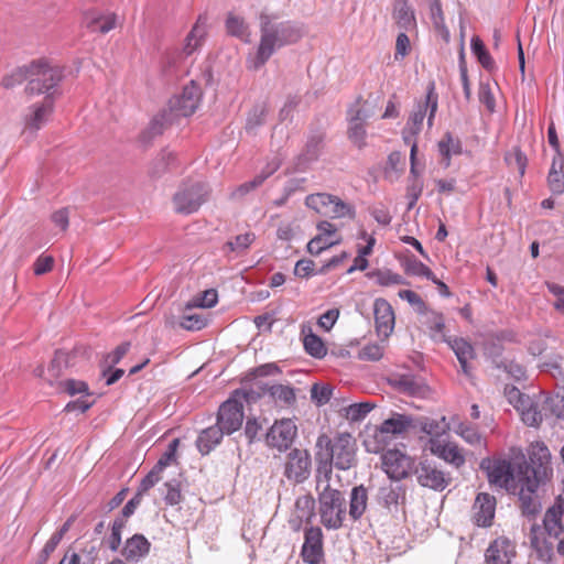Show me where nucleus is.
I'll return each mask as SVG.
<instances>
[{
    "mask_svg": "<svg viewBox=\"0 0 564 564\" xmlns=\"http://www.w3.org/2000/svg\"><path fill=\"white\" fill-rule=\"evenodd\" d=\"M316 476L330 478L333 466L348 470L357 464V442L351 434L337 433L334 437L322 434L316 441Z\"/></svg>",
    "mask_w": 564,
    "mask_h": 564,
    "instance_id": "nucleus-1",
    "label": "nucleus"
},
{
    "mask_svg": "<svg viewBox=\"0 0 564 564\" xmlns=\"http://www.w3.org/2000/svg\"><path fill=\"white\" fill-rule=\"evenodd\" d=\"M259 21L260 42L250 61L253 69L262 67L276 50L297 42L304 34L299 24L291 21L278 22L275 17L263 12Z\"/></svg>",
    "mask_w": 564,
    "mask_h": 564,
    "instance_id": "nucleus-2",
    "label": "nucleus"
},
{
    "mask_svg": "<svg viewBox=\"0 0 564 564\" xmlns=\"http://www.w3.org/2000/svg\"><path fill=\"white\" fill-rule=\"evenodd\" d=\"M329 480L330 478L316 476L318 514L321 523L327 530H338L346 519V499L340 490L330 486Z\"/></svg>",
    "mask_w": 564,
    "mask_h": 564,
    "instance_id": "nucleus-3",
    "label": "nucleus"
},
{
    "mask_svg": "<svg viewBox=\"0 0 564 564\" xmlns=\"http://www.w3.org/2000/svg\"><path fill=\"white\" fill-rule=\"evenodd\" d=\"M417 424L412 416L405 414H393L391 417L384 420L379 427L373 432V440H365V446L368 452L379 453L384 449V446L392 440L394 435H400L408 431L410 427H416Z\"/></svg>",
    "mask_w": 564,
    "mask_h": 564,
    "instance_id": "nucleus-4",
    "label": "nucleus"
},
{
    "mask_svg": "<svg viewBox=\"0 0 564 564\" xmlns=\"http://www.w3.org/2000/svg\"><path fill=\"white\" fill-rule=\"evenodd\" d=\"M241 395L247 402L257 400L260 394L252 390H236L234 397L226 400L218 410L216 425L226 434L238 431L243 422V405L236 397Z\"/></svg>",
    "mask_w": 564,
    "mask_h": 564,
    "instance_id": "nucleus-5",
    "label": "nucleus"
},
{
    "mask_svg": "<svg viewBox=\"0 0 564 564\" xmlns=\"http://www.w3.org/2000/svg\"><path fill=\"white\" fill-rule=\"evenodd\" d=\"M209 195L208 185L198 181L183 182L173 195L174 210L189 215L199 209Z\"/></svg>",
    "mask_w": 564,
    "mask_h": 564,
    "instance_id": "nucleus-6",
    "label": "nucleus"
},
{
    "mask_svg": "<svg viewBox=\"0 0 564 564\" xmlns=\"http://www.w3.org/2000/svg\"><path fill=\"white\" fill-rule=\"evenodd\" d=\"M63 78L62 69L58 66H50L45 62H32L29 65L28 95L47 94L55 88Z\"/></svg>",
    "mask_w": 564,
    "mask_h": 564,
    "instance_id": "nucleus-7",
    "label": "nucleus"
},
{
    "mask_svg": "<svg viewBox=\"0 0 564 564\" xmlns=\"http://www.w3.org/2000/svg\"><path fill=\"white\" fill-rule=\"evenodd\" d=\"M518 476H530L531 480L544 482L552 476L551 453L543 444L536 442L529 451V463L519 466Z\"/></svg>",
    "mask_w": 564,
    "mask_h": 564,
    "instance_id": "nucleus-8",
    "label": "nucleus"
},
{
    "mask_svg": "<svg viewBox=\"0 0 564 564\" xmlns=\"http://www.w3.org/2000/svg\"><path fill=\"white\" fill-rule=\"evenodd\" d=\"M416 481L420 486L434 491H443L452 484V476L445 471L441 464L433 459H421L413 468Z\"/></svg>",
    "mask_w": 564,
    "mask_h": 564,
    "instance_id": "nucleus-9",
    "label": "nucleus"
},
{
    "mask_svg": "<svg viewBox=\"0 0 564 564\" xmlns=\"http://www.w3.org/2000/svg\"><path fill=\"white\" fill-rule=\"evenodd\" d=\"M437 110V95L435 93V86L434 83H431L427 87L425 100L422 102H417L415 109L410 115L406 127L404 128L403 135L404 141L406 143L410 142V138L406 135V133H410L412 137L420 133L423 124V120L426 116V112L429 111L427 117V124L429 127H432L433 119L435 117V112Z\"/></svg>",
    "mask_w": 564,
    "mask_h": 564,
    "instance_id": "nucleus-10",
    "label": "nucleus"
},
{
    "mask_svg": "<svg viewBox=\"0 0 564 564\" xmlns=\"http://www.w3.org/2000/svg\"><path fill=\"white\" fill-rule=\"evenodd\" d=\"M480 469L485 470L490 484L516 492L518 489V475H514L512 464L507 459L482 458Z\"/></svg>",
    "mask_w": 564,
    "mask_h": 564,
    "instance_id": "nucleus-11",
    "label": "nucleus"
},
{
    "mask_svg": "<svg viewBox=\"0 0 564 564\" xmlns=\"http://www.w3.org/2000/svg\"><path fill=\"white\" fill-rule=\"evenodd\" d=\"M312 469V459L308 451L293 448L286 455L283 475L294 484H302L308 479Z\"/></svg>",
    "mask_w": 564,
    "mask_h": 564,
    "instance_id": "nucleus-12",
    "label": "nucleus"
},
{
    "mask_svg": "<svg viewBox=\"0 0 564 564\" xmlns=\"http://www.w3.org/2000/svg\"><path fill=\"white\" fill-rule=\"evenodd\" d=\"M202 90L195 82H191L183 91L170 100L169 113L172 117H188L198 108Z\"/></svg>",
    "mask_w": 564,
    "mask_h": 564,
    "instance_id": "nucleus-13",
    "label": "nucleus"
},
{
    "mask_svg": "<svg viewBox=\"0 0 564 564\" xmlns=\"http://www.w3.org/2000/svg\"><path fill=\"white\" fill-rule=\"evenodd\" d=\"M382 468L392 480L406 478L414 468V460L399 449H389L381 456Z\"/></svg>",
    "mask_w": 564,
    "mask_h": 564,
    "instance_id": "nucleus-14",
    "label": "nucleus"
},
{
    "mask_svg": "<svg viewBox=\"0 0 564 564\" xmlns=\"http://www.w3.org/2000/svg\"><path fill=\"white\" fill-rule=\"evenodd\" d=\"M297 434V427L291 419L275 421L265 434V442L270 447L280 452L286 451L293 444Z\"/></svg>",
    "mask_w": 564,
    "mask_h": 564,
    "instance_id": "nucleus-15",
    "label": "nucleus"
},
{
    "mask_svg": "<svg viewBox=\"0 0 564 564\" xmlns=\"http://www.w3.org/2000/svg\"><path fill=\"white\" fill-rule=\"evenodd\" d=\"M540 482L531 480L530 476H518L519 501L522 513L527 517L535 516L540 510V502L535 496V491Z\"/></svg>",
    "mask_w": 564,
    "mask_h": 564,
    "instance_id": "nucleus-16",
    "label": "nucleus"
},
{
    "mask_svg": "<svg viewBox=\"0 0 564 564\" xmlns=\"http://www.w3.org/2000/svg\"><path fill=\"white\" fill-rule=\"evenodd\" d=\"M301 556L305 563L319 564L323 560V532L319 527L305 529Z\"/></svg>",
    "mask_w": 564,
    "mask_h": 564,
    "instance_id": "nucleus-17",
    "label": "nucleus"
},
{
    "mask_svg": "<svg viewBox=\"0 0 564 564\" xmlns=\"http://www.w3.org/2000/svg\"><path fill=\"white\" fill-rule=\"evenodd\" d=\"M318 235L311 239L307 243V251L312 256H318L324 250L338 245L340 237L336 235V227L327 220L317 224Z\"/></svg>",
    "mask_w": 564,
    "mask_h": 564,
    "instance_id": "nucleus-18",
    "label": "nucleus"
},
{
    "mask_svg": "<svg viewBox=\"0 0 564 564\" xmlns=\"http://www.w3.org/2000/svg\"><path fill=\"white\" fill-rule=\"evenodd\" d=\"M54 107L53 94L46 95L42 102L29 107V113L25 115V131L31 133L40 130L48 120Z\"/></svg>",
    "mask_w": 564,
    "mask_h": 564,
    "instance_id": "nucleus-19",
    "label": "nucleus"
},
{
    "mask_svg": "<svg viewBox=\"0 0 564 564\" xmlns=\"http://www.w3.org/2000/svg\"><path fill=\"white\" fill-rule=\"evenodd\" d=\"M496 498L488 492H479L473 505V519L478 527L492 524L496 512Z\"/></svg>",
    "mask_w": 564,
    "mask_h": 564,
    "instance_id": "nucleus-20",
    "label": "nucleus"
},
{
    "mask_svg": "<svg viewBox=\"0 0 564 564\" xmlns=\"http://www.w3.org/2000/svg\"><path fill=\"white\" fill-rule=\"evenodd\" d=\"M376 332L379 337L387 339L394 328L392 306L384 299H377L373 304Z\"/></svg>",
    "mask_w": 564,
    "mask_h": 564,
    "instance_id": "nucleus-21",
    "label": "nucleus"
},
{
    "mask_svg": "<svg viewBox=\"0 0 564 564\" xmlns=\"http://www.w3.org/2000/svg\"><path fill=\"white\" fill-rule=\"evenodd\" d=\"M516 556V545L505 536L494 540L485 553L487 564H510Z\"/></svg>",
    "mask_w": 564,
    "mask_h": 564,
    "instance_id": "nucleus-22",
    "label": "nucleus"
},
{
    "mask_svg": "<svg viewBox=\"0 0 564 564\" xmlns=\"http://www.w3.org/2000/svg\"><path fill=\"white\" fill-rule=\"evenodd\" d=\"M430 449L432 454L442 458L455 468H460L466 463L463 449L453 442L443 443L438 440H431Z\"/></svg>",
    "mask_w": 564,
    "mask_h": 564,
    "instance_id": "nucleus-23",
    "label": "nucleus"
},
{
    "mask_svg": "<svg viewBox=\"0 0 564 564\" xmlns=\"http://www.w3.org/2000/svg\"><path fill=\"white\" fill-rule=\"evenodd\" d=\"M564 513V498L560 495L555 503L547 509L543 524L549 536L557 539L564 531L562 516Z\"/></svg>",
    "mask_w": 564,
    "mask_h": 564,
    "instance_id": "nucleus-24",
    "label": "nucleus"
},
{
    "mask_svg": "<svg viewBox=\"0 0 564 564\" xmlns=\"http://www.w3.org/2000/svg\"><path fill=\"white\" fill-rule=\"evenodd\" d=\"M207 34V17L199 15L192 30L185 37V42L182 48V53L185 56L192 55L195 51H197Z\"/></svg>",
    "mask_w": 564,
    "mask_h": 564,
    "instance_id": "nucleus-25",
    "label": "nucleus"
},
{
    "mask_svg": "<svg viewBox=\"0 0 564 564\" xmlns=\"http://www.w3.org/2000/svg\"><path fill=\"white\" fill-rule=\"evenodd\" d=\"M150 546L151 544L144 535L134 534L126 541L121 553L127 561H139L148 555Z\"/></svg>",
    "mask_w": 564,
    "mask_h": 564,
    "instance_id": "nucleus-26",
    "label": "nucleus"
},
{
    "mask_svg": "<svg viewBox=\"0 0 564 564\" xmlns=\"http://www.w3.org/2000/svg\"><path fill=\"white\" fill-rule=\"evenodd\" d=\"M392 384L401 392L411 397H422L427 391L423 380L413 375H401L392 380Z\"/></svg>",
    "mask_w": 564,
    "mask_h": 564,
    "instance_id": "nucleus-27",
    "label": "nucleus"
},
{
    "mask_svg": "<svg viewBox=\"0 0 564 564\" xmlns=\"http://www.w3.org/2000/svg\"><path fill=\"white\" fill-rule=\"evenodd\" d=\"M446 343H448L449 347L455 352L460 364L462 371L466 376H470L468 361L475 358L474 347L464 338L447 339Z\"/></svg>",
    "mask_w": 564,
    "mask_h": 564,
    "instance_id": "nucleus-28",
    "label": "nucleus"
},
{
    "mask_svg": "<svg viewBox=\"0 0 564 564\" xmlns=\"http://www.w3.org/2000/svg\"><path fill=\"white\" fill-rule=\"evenodd\" d=\"M224 434H226L224 430L217 425L203 430L196 440L198 452L202 455L209 454L220 443Z\"/></svg>",
    "mask_w": 564,
    "mask_h": 564,
    "instance_id": "nucleus-29",
    "label": "nucleus"
},
{
    "mask_svg": "<svg viewBox=\"0 0 564 564\" xmlns=\"http://www.w3.org/2000/svg\"><path fill=\"white\" fill-rule=\"evenodd\" d=\"M368 503V491L364 485L356 486L351 489L349 500V517L354 521H358L364 516Z\"/></svg>",
    "mask_w": 564,
    "mask_h": 564,
    "instance_id": "nucleus-30",
    "label": "nucleus"
},
{
    "mask_svg": "<svg viewBox=\"0 0 564 564\" xmlns=\"http://www.w3.org/2000/svg\"><path fill=\"white\" fill-rule=\"evenodd\" d=\"M564 159L562 155H554L547 175L550 191L555 195L564 193Z\"/></svg>",
    "mask_w": 564,
    "mask_h": 564,
    "instance_id": "nucleus-31",
    "label": "nucleus"
},
{
    "mask_svg": "<svg viewBox=\"0 0 564 564\" xmlns=\"http://www.w3.org/2000/svg\"><path fill=\"white\" fill-rule=\"evenodd\" d=\"M379 502L388 510L398 508L400 501L405 500V488L402 485H389L379 489Z\"/></svg>",
    "mask_w": 564,
    "mask_h": 564,
    "instance_id": "nucleus-32",
    "label": "nucleus"
},
{
    "mask_svg": "<svg viewBox=\"0 0 564 564\" xmlns=\"http://www.w3.org/2000/svg\"><path fill=\"white\" fill-rule=\"evenodd\" d=\"M226 31L229 35L235 36L243 41L245 43H250V31L249 25L246 23L242 17L236 15L234 13H229L227 15L226 22Z\"/></svg>",
    "mask_w": 564,
    "mask_h": 564,
    "instance_id": "nucleus-33",
    "label": "nucleus"
},
{
    "mask_svg": "<svg viewBox=\"0 0 564 564\" xmlns=\"http://www.w3.org/2000/svg\"><path fill=\"white\" fill-rule=\"evenodd\" d=\"M438 151L444 158V166L448 167L452 155L462 153V142L458 138H454L451 132H446L438 142Z\"/></svg>",
    "mask_w": 564,
    "mask_h": 564,
    "instance_id": "nucleus-34",
    "label": "nucleus"
},
{
    "mask_svg": "<svg viewBox=\"0 0 564 564\" xmlns=\"http://www.w3.org/2000/svg\"><path fill=\"white\" fill-rule=\"evenodd\" d=\"M85 23L91 31H99L105 34L112 30L116 25V15H99L95 12L87 13L85 17Z\"/></svg>",
    "mask_w": 564,
    "mask_h": 564,
    "instance_id": "nucleus-35",
    "label": "nucleus"
},
{
    "mask_svg": "<svg viewBox=\"0 0 564 564\" xmlns=\"http://www.w3.org/2000/svg\"><path fill=\"white\" fill-rule=\"evenodd\" d=\"M264 391L276 402H281L285 405H291L295 402V391L290 386L273 384L265 387Z\"/></svg>",
    "mask_w": 564,
    "mask_h": 564,
    "instance_id": "nucleus-36",
    "label": "nucleus"
},
{
    "mask_svg": "<svg viewBox=\"0 0 564 564\" xmlns=\"http://www.w3.org/2000/svg\"><path fill=\"white\" fill-rule=\"evenodd\" d=\"M470 46L474 55L486 70L491 72L496 68L495 61L487 51L484 42L478 36H474L471 39Z\"/></svg>",
    "mask_w": 564,
    "mask_h": 564,
    "instance_id": "nucleus-37",
    "label": "nucleus"
},
{
    "mask_svg": "<svg viewBox=\"0 0 564 564\" xmlns=\"http://www.w3.org/2000/svg\"><path fill=\"white\" fill-rule=\"evenodd\" d=\"M419 426L422 432L432 436L431 440H436L435 437L442 436L448 430V423L445 417L440 420L425 417L419 421Z\"/></svg>",
    "mask_w": 564,
    "mask_h": 564,
    "instance_id": "nucleus-38",
    "label": "nucleus"
},
{
    "mask_svg": "<svg viewBox=\"0 0 564 564\" xmlns=\"http://www.w3.org/2000/svg\"><path fill=\"white\" fill-rule=\"evenodd\" d=\"M294 513L301 518H306V523H310L315 514V499L312 495H303L296 498L294 505Z\"/></svg>",
    "mask_w": 564,
    "mask_h": 564,
    "instance_id": "nucleus-39",
    "label": "nucleus"
},
{
    "mask_svg": "<svg viewBox=\"0 0 564 564\" xmlns=\"http://www.w3.org/2000/svg\"><path fill=\"white\" fill-rule=\"evenodd\" d=\"M303 344L305 351L314 358L321 359L327 354V348L322 338L313 333L304 336Z\"/></svg>",
    "mask_w": 564,
    "mask_h": 564,
    "instance_id": "nucleus-40",
    "label": "nucleus"
},
{
    "mask_svg": "<svg viewBox=\"0 0 564 564\" xmlns=\"http://www.w3.org/2000/svg\"><path fill=\"white\" fill-rule=\"evenodd\" d=\"M332 199L333 195L327 193L311 194L306 197L305 205L308 208L314 209L316 213L325 216L326 213H328L329 204L334 202Z\"/></svg>",
    "mask_w": 564,
    "mask_h": 564,
    "instance_id": "nucleus-41",
    "label": "nucleus"
},
{
    "mask_svg": "<svg viewBox=\"0 0 564 564\" xmlns=\"http://www.w3.org/2000/svg\"><path fill=\"white\" fill-rule=\"evenodd\" d=\"M334 200L332 204H329L328 213H326L325 216H329L332 218H343V217H349L350 219H354L356 216L355 208L341 200L338 196L333 195Z\"/></svg>",
    "mask_w": 564,
    "mask_h": 564,
    "instance_id": "nucleus-42",
    "label": "nucleus"
},
{
    "mask_svg": "<svg viewBox=\"0 0 564 564\" xmlns=\"http://www.w3.org/2000/svg\"><path fill=\"white\" fill-rule=\"evenodd\" d=\"M324 138L325 135L321 131H315L310 134L304 151V156L307 161H314L318 158L323 148Z\"/></svg>",
    "mask_w": 564,
    "mask_h": 564,
    "instance_id": "nucleus-43",
    "label": "nucleus"
},
{
    "mask_svg": "<svg viewBox=\"0 0 564 564\" xmlns=\"http://www.w3.org/2000/svg\"><path fill=\"white\" fill-rule=\"evenodd\" d=\"M404 270L410 275L424 276L430 281H435L432 270L414 257L405 260Z\"/></svg>",
    "mask_w": 564,
    "mask_h": 564,
    "instance_id": "nucleus-44",
    "label": "nucleus"
},
{
    "mask_svg": "<svg viewBox=\"0 0 564 564\" xmlns=\"http://www.w3.org/2000/svg\"><path fill=\"white\" fill-rule=\"evenodd\" d=\"M458 434L462 438L476 447L486 448L487 442L482 435L471 425L460 424L458 427Z\"/></svg>",
    "mask_w": 564,
    "mask_h": 564,
    "instance_id": "nucleus-45",
    "label": "nucleus"
},
{
    "mask_svg": "<svg viewBox=\"0 0 564 564\" xmlns=\"http://www.w3.org/2000/svg\"><path fill=\"white\" fill-rule=\"evenodd\" d=\"M131 347L130 341H123L119 346L116 347V349L108 354L105 358V367L101 371V376L106 377L107 373L110 371L111 368H113L115 365L119 364L120 360L127 355Z\"/></svg>",
    "mask_w": 564,
    "mask_h": 564,
    "instance_id": "nucleus-46",
    "label": "nucleus"
},
{
    "mask_svg": "<svg viewBox=\"0 0 564 564\" xmlns=\"http://www.w3.org/2000/svg\"><path fill=\"white\" fill-rule=\"evenodd\" d=\"M518 411L521 413L522 421L529 426H538L543 420L538 405L531 399H529V404L520 406Z\"/></svg>",
    "mask_w": 564,
    "mask_h": 564,
    "instance_id": "nucleus-47",
    "label": "nucleus"
},
{
    "mask_svg": "<svg viewBox=\"0 0 564 564\" xmlns=\"http://www.w3.org/2000/svg\"><path fill=\"white\" fill-rule=\"evenodd\" d=\"M375 408V404L370 402L354 403L344 409L345 416L351 422H358L365 419V416Z\"/></svg>",
    "mask_w": 564,
    "mask_h": 564,
    "instance_id": "nucleus-48",
    "label": "nucleus"
},
{
    "mask_svg": "<svg viewBox=\"0 0 564 564\" xmlns=\"http://www.w3.org/2000/svg\"><path fill=\"white\" fill-rule=\"evenodd\" d=\"M366 129L361 121L349 119L348 138L359 149L366 145Z\"/></svg>",
    "mask_w": 564,
    "mask_h": 564,
    "instance_id": "nucleus-49",
    "label": "nucleus"
},
{
    "mask_svg": "<svg viewBox=\"0 0 564 564\" xmlns=\"http://www.w3.org/2000/svg\"><path fill=\"white\" fill-rule=\"evenodd\" d=\"M173 117L169 112H163L153 118L144 134L151 139L163 133L165 127L171 123Z\"/></svg>",
    "mask_w": 564,
    "mask_h": 564,
    "instance_id": "nucleus-50",
    "label": "nucleus"
},
{
    "mask_svg": "<svg viewBox=\"0 0 564 564\" xmlns=\"http://www.w3.org/2000/svg\"><path fill=\"white\" fill-rule=\"evenodd\" d=\"M332 394L333 388L329 384L314 383L311 388V399L317 406L328 403Z\"/></svg>",
    "mask_w": 564,
    "mask_h": 564,
    "instance_id": "nucleus-51",
    "label": "nucleus"
},
{
    "mask_svg": "<svg viewBox=\"0 0 564 564\" xmlns=\"http://www.w3.org/2000/svg\"><path fill=\"white\" fill-rule=\"evenodd\" d=\"M384 347L380 344L372 343L365 345L358 351V359L365 361H378L383 357Z\"/></svg>",
    "mask_w": 564,
    "mask_h": 564,
    "instance_id": "nucleus-52",
    "label": "nucleus"
},
{
    "mask_svg": "<svg viewBox=\"0 0 564 564\" xmlns=\"http://www.w3.org/2000/svg\"><path fill=\"white\" fill-rule=\"evenodd\" d=\"M429 328L432 333V337L437 340L446 341L447 338L444 334L445 323L444 317L440 313L432 312L429 321Z\"/></svg>",
    "mask_w": 564,
    "mask_h": 564,
    "instance_id": "nucleus-53",
    "label": "nucleus"
},
{
    "mask_svg": "<svg viewBox=\"0 0 564 564\" xmlns=\"http://www.w3.org/2000/svg\"><path fill=\"white\" fill-rule=\"evenodd\" d=\"M505 395L508 399L509 403L512 404L517 410L520 406L529 404V399H531L529 395L522 393L514 386H506Z\"/></svg>",
    "mask_w": 564,
    "mask_h": 564,
    "instance_id": "nucleus-54",
    "label": "nucleus"
},
{
    "mask_svg": "<svg viewBox=\"0 0 564 564\" xmlns=\"http://www.w3.org/2000/svg\"><path fill=\"white\" fill-rule=\"evenodd\" d=\"M68 355L63 350H57L48 366V373L52 379H56L62 375V370L67 365Z\"/></svg>",
    "mask_w": 564,
    "mask_h": 564,
    "instance_id": "nucleus-55",
    "label": "nucleus"
},
{
    "mask_svg": "<svg viewBox=\"0 0 564 564\" xmlns=\"http://www.w3.org/2000/svg\"><path fill=\"white\" fill-rule=\"evenodd\" d=\"M175 161V155L173 152L164 151L156 158L151 173L155 176H160L163 172L171 169V165Z\"/></svg>",
    "mask_w": 564,
    "mask_h": 564,
    "instance_id": "nucleus-56",
    "label": "nucleus"
},
{
    "mask_svg": "<svg viewBox=\"0 0 564 564\" xmlns=\"http://www.w3.org/2000/svg\"><path fill=\"white\" fill-rule=\"evenodd\" d=\"M377 282L382 286L405 284L402 275L391 270H378L376 272Z\"/></svg>",
    "mask_w": 564,
    "mask_h": 564,
    "instance_id": "nucleus-57",
    "label": "nucleus"
},
{
    "mask_svg": "<svg viewBox=\"0 0 564 564\" xmlns=\"http://www.w3.org/2000/svg\"><path fill=\"white\" fill-rule=\"evenodd\" d=\"M164 487L166 488V492L164 495L165 502L170 506L178 505L182 501L180 482L174 479L166 481Z\"/></svg>",
    "mask_w": 564,
    "mask_h": 564,
    "instance_id": "nucleus-58",
    "label": "nucleus"
},
{
    "mask_svg": "<svg viewBox=\"0 0 564 564\" xmlns=\"http://www.w3.org/2000/svg\"><path fill=\"white\" fill-rule=\"evenodd\" d=\"M29 66L20 67L10 75L2 78L1 85L4 88H12L15 85H20L22 82L28 80Z\"/></svg>",
    "mask_w": 564,
    "mask_h": 564,
    "instance_id": "nucleus-59",
    "label": "nucleus"
},
{
    "mask_svg": "<svg viewBox=\"0 0 564 564\" xmlns=\"http://www.w3.org/2000/svg\"><path fill=\"white\" fill-rule=\"evenodd\" d=\"M394 18L403 29H409L414 23V17L406 3H402L394 10Z\"/></svg>",
    "mask_w": 564,
    "mask_h": 564,
    "instance_id": "nucleus-60",
    "label": "nucleus"
},
{
    "mask_svg": "<svg viewBox=\"0 0 564 564\" xmlns=\"http://www.w3.org/2000/svg\"><path fill=\"white\" fill-rule=\"evenodd\" d=\"M162 471L163 470L158 469V466L154 465V467L141 480L137 492L141 494V496H144L147 491H149L155 484L160 481Z\"/></svg>",
    "mask_w": 564,
    "mask_h": 564,
    "instance_id": "nucleus-61",
    "label": "nucleus"
},
{
    "mask_svg": "<svg viewBox=\"0 0 564 564\" xmlns=\"http://www.w3.org/2000/svg\"><path fill=\"white\" fill-rule=\"evenodd\" d=\"M423 191V182L421 180H410L406 186V198L409 199L408 209H412L419 200Z\"/></svg>",
    "mask_w": 564,
    "mask_h": 564,
    "instance_id": "nucleus-62",
    "label": "nucleus"
},
{
    "mask_svg": "<svg viewBox=\"0 0 564 564\" xmlns=\"http://www.w3.org/2000/svg\"><path fill=\"white\" fill-rule=\"evenodd\" d=\"M316 271L315 262L311 259H301L295 263L294 274L299 278L307 279L317 274Z\"/></svg>",
    "mask_w": 564,
    "mask_h": 564,
    "instance_id": "nucleus-63",
    "label": "nucleus"
},
{
    "mask_svg": "<svg viewBox=\"0 0 564 564\" xmlns=\"http://www.w3.org/2000/svg\"><path fill=\"white\" fill-rule=\"evenodd\" d=\"M205 325V318L198 314L184 315L180 322V326L186 330H199Z\"/></svg>",
    "mask_w": 564,
    "mask_h": 564,
    "instance_id": "nucleus-64",
    "label": "nucleus"
}]
</instances>
